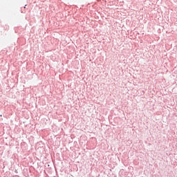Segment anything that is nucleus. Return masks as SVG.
I'll list each match as a JSON object with an SVG mask.
<instances>
[{"label":"nucleus","instance_id":"obj_1","mask_svg":"<svg viewBox=\"0 0 177 177\" xmlns=\"http://www.w3.org/2000/svg\"><path fill=\"white\" fill-rule=\"evenodd\" d=\"M26 6H27V5H25V7H24V8H26Z\"/></svg>","mask_w":177,"mask_h":177}]
</instances>
